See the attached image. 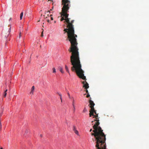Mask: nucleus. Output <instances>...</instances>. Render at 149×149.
I'll use <instances>...</instances> for the list:
<instances>
[{"label":"nucleus","mask_w":149,"mask_h":149,"mask_svg":"<svg viewBox=\"0 0 149 149\" xmlns=\"http://www.w3.org/2000/svg\"><path fill=\"white\" fill-rule=\"evenodd\" d=\"M47 22H49V19L47 20Z\"/></svg>","instance_id":"nucleus-26"},{"label":"nucleus","mask_w":149,"mask_h":149,"mask_svg":"<svg viewBox=\"0 0 149 149\" xmlns=\"http://www.w3.org/2000/svg\"><path fill=\"white\" fill-rule=\"evenodd\" d=\"M40 136L41 137H42V134H40Z\"/></svg>","instance_id":"nucleus-29"},{"label":"nucleus","mask_w":149,"mask_h":149,"mask_svg":"<svg viewBox=\"0 0 149 149\" xmlns=\"http://www.w3.org/2000/svg\"><path fill=\"white\" fill-rule=\"evenodd\" d=\"M72 105H73V108H74V111L75 108V107H74V103H73Z\"/></svg>","instance_id":"nucleus-16"},{"label":"nucleus","mask_w":149,"mask_h":149,"mask_svg":"<svg viewBox=\"0 0 149 149\" xmlns=\"http://www.w3.org/2000/svg\"><path fill=\"white\" fill-rule=\"evenodd\" d=\"M51 19L52 20H53V17H51Z\"/></svg>","instance_id":"nucleus-24"},{"label":"nucleus","mask_w":149,"mask_h":149,"mask_svg":"<svg viewBox=\"0 0 149 149\" xmlns=\"http://www.w3.org/2000/svg\"><path fill=\"white\" fill-rule=\"evenodd\" d=\"M43 31L41 33V36L43 37Z\"/></svg>","instance_id":"nucleus-17"},{"label":"nucleus","mask_w":149,"mask_h":149,"mask_svg":"<svg viewBox=\"0 0 149 149\" xmlns=\"http://www.w3.org/2000/svg\"><path fill=\"white\" fill-rule=\"evenodd\" d=\"M1 115H2L1 114L0 115V122H1Z\"/></svg>","instance_id":"nucleus-23"},{"label":"nucleus","mask_w":149,"mask_h":149,"mask_svg":"<svg viewBox=\"0 0 149 149\" xmlns=\"http://www.w3.org/2000/svg\"><path fill=\"white\" fill-rule=\"evenodd\" d=\"M25 133H26H26H28V130H25Z\"/></svg>","instance_id":"nucleus-21"},{"label":"nucleus","mask_w":149,"mask_h":149,"mask_svg":"<svg viewBox=\"0 0 149 149\" xmlns=\"http://www.w3.org/2000/svg\"><path fill=\"white\" fill-rule=\"evenodd\" d=\"M11 19H12L11 18H10V19H9V21H10Z\"/></svg>","instance_id":"nucleus-25"},{"label":"nucleus","mask_w":149,"mask_h":149,"mask_svg":"<svg viewBox=\"0 0 149 149\" xmlns=\"http://www.w3.org/2000/svg\"><path fill=\"white\" fill-rule=\"evenodd\" d=\"M61 102H62V99H61Z\"/></svg>","instance_id":"nucleus-32"},{"label":"nucleus","mask_w":149,"mask_h":149,"mask_svg":"<svg viewBox=\"0 0 149 149\" xmlns=\"http://www.w3.org/2000/svg\"><path fill=\"white\" fill-rule=\"evenodd\" d=\"M59 95L60 97V99H61V100L62 95L61 94H59Z\"/></svg>","instance_id":"nucleus-19"},{"label":"nucleus","mask_w":149,"mask_h":149,"mask_svg":"<svg viewBox=\"0 0 149 149\" xmlns=\"http://www.w3.org/2000/svg\"><path fill=\"white\" fill-rule=\"evenodd\" d=\"M61 5L63 6L61 12V13L62 17L61 21L65 20L64 22H66V19L68 18L69 14L68 13L70 7V0H62Z\"/></svg>","instance_id":"nucleus-4"},{"label":"nucleus","mask_w":149,"mask_h":149,"mask_svg":"<svg viewBox=\"0 0 149 149\" xmlns=\"http://www.w3.org/2000/svg\"><path fill=\"white\" fill-rule=\"evenodd\" d=\"M0 149H3V148H0Z\"/></svg>","instance_id":"nucleus-30"},{"label":"nucleus","mask_w":149,"mask_h":149,"mask_svg":"<svg viewBox=\"0 0 149 149\" xmlns=\"http://www.w3.org/2000/svg\"><path fill=\"white\" fill-rule=\"evenodd\" d=\"M68 95L69 96H70V94L69 93H68Z\"/></svg>","instance_id":"nucleus-28"},{"label":"nucleus","mask_w":149,"mask_h":149,"mask_svg":"<svg viewBox=\"0 0 149 149\" xmlns=\"http://www.w3.org/2000/svg\"><path fill=\"white\" fill-rule=\"evenodd\" d=\"M23 12H22L20 14V20H21L22 19V17L23 16Z\"/></svg>","instance_id":"nucleus-11"},{"label":"nucleus","mask_w":149,"mask_h":149,"mask_svg":"<svg viewBox=\"0 0 149 149\" xmlns=\"http://www.w3.org/2000/svg\"><path fill=\"white\" fill-rule=\"evenodd\" d=\"M92 131V129H91L90 130V132H91Z\"/></svg>","instance_id":"nucleus-27"},{"label":"nucleus","mask_w":149,"mask_h":149,"mask_svg":"<svg viewBox=\"0 0 149 149\" xmlns=\"http://www.w3.org/2000/svg\"><path fill=\"white\" fill-rule=\"evenodd\" d=\"M1 122H0V130L1 129Z\"/></svg>","instance_id":"nucleus-18"},{"label":"nucleus","mask_w":149,"mask_h":149,"mask_svg":"<svg viewBox=\"0 0 149 149\" xmlns=\"http://www.w3.org/2000/svg\"><path fill=\"white\" fill-rule=\"evenodd\" d=\"M65 70L66 71L69 73V74H70V72H69V69H68V68L67 67V66L65 65Z\"/></svg>","instance_id":"nucleus-9"},{"label":"nucleus","mask_w":149,"mask_h":149,"mask_svg":"<svg viewBox=\"0 0 149 149\" xmlns=\"http://www.w3.org/2000/svg\"><path fill=\"white\" fill-rule=\"evenodd\" d=\"M7 91V89H6L4 92L3 93V96L4 97H5L7 95L6 92Z\"/></svg>","instance_id":"nucleus-12"},{"label":"nucleus","mask_w":149,"mask_h":149,"mask_svg":"<svg viewBox=\"0 0 149 149\" xmlns=\"http://www.w3.org/2000/svg\"><path fill=\"white\" fill-rule=\"evenodd\" d=\"M59 69L60 71L62 73H64V72L63 71L62 68L61 67H59Z\"/></svg>","instance_id":"nucleus-10"},{"label":"nucleus","mask_w":149,"mask_h":149,"mask_svg":"<svg viewBox=\"0 0 149 149\" xmlns=\"http://www.w3.org/2000/svg\"><path fill=\"white\" fill-rule=\"evenodd\" d=\"M70 18H69L66 19V22L67 23V28L65 29L64 31L67 32L68 38L71 44L68 51L70 52L71 53V61L74 59H76L77 61H79V49L77 47L78 43L76 38L77 37V36L74 34L73 26L72 24L74 20H72L70 22Z\"/></svg>","instance_id":"nucleus-1"},{"label":"nucleus","mask_w":149,"mask_h":149,"mask_svg":"<svg viewBox=\"0 0 149 149\" xmlns=\"http://www.w3.org/2000/svg\"><path fill=\"white\" fill-rule=\"evenodd\" d=\"M8 26L9 27V28L8 29V31L7 32V33H6V35H5V36L6 38H7L8 36L10 33L11 32V25H9Z\"/></svg>","instance_id":"nucleus-6"},{"label":"nucleus","mask_w":149,"mask_h":149,"mask_svg":"<svg viewBox=\"0 0 149 149\" xmlns=\"http://www.w3.org/2000/svg\"><path fill=\"white\" fill-rule=\"evenodd\" d=\"M52 69H53V72L54 73H55L56 72L55 68H53Z\"/></svg>","instance_id":"nucleus-14"},{"label":"nucleus","mask_w":149,"mask_h":149,"mask_svg":"<svg viewBox=\"0 0 149 149\" xmlns=\"http://www.w3.org/2000/svg\"><path fill=\"white\" fill-rule=\"evenodd\" d=\"M90 96V95L89 94V93H87V95H86V97H89Z\"/></svg>","instance_id":"nucleus-15"},{"label":"nucleus","mask_w":149,"mask_h":149,"mask_svg":"<svg viewBox=\"0 0 149 149\" xmlns=\"http://www.w3.org/2000/svg\"><path fill=\"white\" fill-rule=\"evenodd\" d=\"M95 115L93 114V118H95V120L96 121L95 124L93 126L94 130L93 132L94 133H92L91 135L94 136L96 141L95 147L97 149H100L104 148H106V136L103 132V130L99 126L100 124L99 120L98 118V114H96Z\"/></svg>","instance_id":"nucleus-2"},{"label":"nucleus","mask_w":149,"mask_h":149,"mask_svg":"<svg viewBox=\"0 0 149 149\" xmlns=\"http://www.w3.org/2000/svg\"><path fill=\"white\" fill-rule=\"evenodd\" d=\"M58 95H59V94H60V93H58Z\"/></svg>","instance_id":"nucleus-31"},{"label":"nucleus","mask_w":149,"mask_h":149,"mask_svg":"<svg viewBox=\"0 0 149 149\" xmlns=\"http://www.w3.org/2000/svg\"><path fill=\"white\" fill-rule=\"evenodd\" d=\"M35 87L34 86H32V87L31 88V91L30 92V94H33V91L34 90Z\"/></svg>","instance_id":"nucleus-8"},{"label":"nucleus","mask_w":149,"mask_h":149,"mask_svg":"<svg viewBox=\"0 0 149 149\" xmlns=\"http://www.w3.org/2000/svg\"><path fill=\"white\" fill-rule=\"evenodd\" d=\"M73 131L77 135H78L79 134L75 126H73Z\"/></svg>","instance_id":"nucleus-7"},{"label":"nucleus","mask_w":149,"mask_h":149,"mask_svg":"<svg viewBox=\"0 0 149 149\" xmlns=\"http://www.w3.org/2000/svg\"><path fill=\"white\" fill-rule=\"evenodd\" d=\"M79 60L77 61L76 59H74L72 61L71 56L70 57V61L72 65L71 69L73 71H75L77 75L80 78L85 80L82 82V83L83 84V87L85 89H87L89 88V86L88 84L86 81V77L84 74V72L81 69V65L80 63L79 54Z\"/></svg>","instance_id":"nucleus-3"},{"label":"nucleus","mask_w":149,"mask_h":149,"mask_svg":"<svg viewBox=\"0 0 149 149\" xmlns=\"http://www.w3.org/2000/svg\"><path fill=\"white\" fill-rule=\"evenodd\" d=\"M90 106V107L91 108L89 111L90 113L89 114L90 117H91L92 115H93V113L96 114V110H95L94 108V106L95 105L91 99L89 101Z\"/></svg>","instance_id":"nucleus-5"},{"label":"nucleus","mask_w":149,"mask_h":149,"mask_svg":"<svg viewBox=\"0 0 149 149\" xmlns=\"http://www.w3.org/2000/svg\"><path fill=\"white\" fill-rule=\"evenodd\" d=\"M21 32H20L19 33V38H20L21 36Z\"/></svg>","instance_id":"nucleus-22"},{"label":"nucleus","mask_w":149,"mask_h":149,"mask_svg":"<svg viewBox=\"0 0 149 149\" xmlns=\"http://www.w3.org/2000/svg\"><path fill=\"white\" fill-rule=\"evenodd\" d=\"M86 92L87 93H88V90L87 89H86Z\"/></svg>","instance_id":"nucleus-20"},{"label":"nucleus","mask_w":149,"mask_h":149,"mask_svg":"<svg viewBox=\"0 0 149 149\" xmlns=\"http://www.w3.org/2000/svg\"><path fill=\"white\" fill-rule=\"evenodd\" d=\"M87 109H86V108L85 107L83 110V112L85 113L86 112H87Z\"/></svg>","instance_id":"nucleus-13"},{"label":"nucleus","mask_w":149,"mask_h":149,"mask_svg":"<svg viewBox=\"0 0 149 149\" xmlns=\"http://www.w3.org/2000/svg\"><path fill=\"white\" fill-rule=\"evenodd\" d=\"M49 12V11L47 12V13Z\"/></svg>","instance_id":"nucleus-33"}]
</instances>
